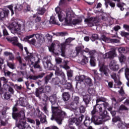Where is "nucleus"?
Instances as JSON below:
<instances>
[{
  "mask_svg": "<svg viewBox=\"0 0 129 129\" xmlns=\"http://www.w3.org/2000/svg\"><path fill=\"white\" fill-rule=\"evenodd\" d=\"M17 59L19 62L21 70H24V69H26V68H27V63L22 61V57H21V56H17Z\"/></svg>",
  "mask_w": 129,
  "mask_h": 129,
  "instance_id": "obj_22",
  "label": "nucleus"
},
{
  "mask_svg": "<svg viewBox=\"0 0 129 129\" xmlns=\"http://www.w3.org/2000/svg\"><path fill=\"white\" fill-rule=\"evenodd\" d=\"M13 117L16 121H19V123L16 125V126L19 129H32L30 124L27 123V121L30 122V123H35L34 120L26 118L24 110H21L20 114H13Z\"/></svg>",
  "mask_w": 129,
  "mask_h": 129,
  "instance_id": "obj_1",
  "label": "nucleus"
},
{
  "mask_svg": "<svg viewBox=\"0 0 129 129\" xmlns=\"http://www.w3.org/2000/svg\"><path fill=\"white\" fill-rule=\"evenodd\" d=\"M114 57H116L115 49H113L103 55V58L105 59H113Z\"/></svg>",
  "mask_w": 129,
  "mask_h": 129,
  "instance_id": "obj_14",
  "label": "nucleus"
},
{
  "mask_svg": "<svg viewBox=\"0 0 129 129\" xmlns=\"http://www.w3.org/2000/svg\"><path fill=\"white\" fill-rule=\"evenodd\" d=\"M31 11V7L29 5H26L25 8L24 10V13H27V12H30Z\"/></svg>",
  "mask_w": 129,
  "mask_h": 129,
  "instance_id": "obj_56",
  "label": "nucleus"
},
{
  "mask_svg": "<svg viewBox=\"0 0 129 129\" xmlns=\"http://www.w3.org/2000/svg\"><path fill=\"white\" fill-rule=\"evenodd\" d=\"M75 79L76 81H80V82H83L84 81L85 83L89 86H92V80L89 77H86L85 75L77 76Z\"/></svg>",
  "mask_w": 129,
  "mask_h": 129,
  "instance_id": "obj_9",
  "label": "nucleus"
},
{
  "mask_svg": "<svg viewBox=\"0 0 129 129\" xmlns=\"http://www.w3.org/2000/svg\"><path fill=\"white\" fill-rule=\"evenodd\" d=\"M88 92L89 94H91V95L93 94H95V90H94L93 89H89Z\"/></svg>",
  "mask_w": 129,
  "mask_h": 129,
  "instance_id": "obj_62",
  "label": "nucleus"
},
{
  "mask_svg": "<svg viewBox=\"0 0 129 129\" xmlns=\"http://www.w3.org/2000/svg\"><path fill=\"white\" fill-rule=\"evenodd\" d=\"M99 71L101 73L100 74L101 77H102L103 74H104L105 76H108L109 70L103 63L99 64Z\"/></svg>",
  "mask_w": 129,
  "mask_h": 129,
  "instance_id": "obj_13",
  "label": "nucleus"
},
{
  "mask_svg": "<svg viewBox=\"0 0 129 129\" xmlns=\"http://www.w3.org/2000/svg\"><path fill=\"white\" fill-rule=\"evenodd\" d=\"M38 57H35L33 56V54L30 53L29 55H27L25 57L26 61H28L29 64L34 65V63L37 62V59Z\"/></svg>",
  "mask_w": 129,
  "mask_h": 129,
  "instance_id": "obj_15",
  "label": "nucleus"
},
{
  "mask_svg": "<svg viewBox=\"0 0 129 129\" xmlns=\"http://www.w3.org/2000/svg\"><path fill=\"white\" fill-rule=\"evenodd\" d=\"M4 97L5 99H6V100H8V99H10L11 97H12V95L10 94L9 93H5L4 94Z\"/></svg>",
  "mask_w": 129,
  "mask_h": 129,
  "instance_id": "obj_51",
  "label": "nucleus"
},
{
  "mask_svg": "<svg viewBox=\"0 0 129 129\" xmlns=\"http://www.w3.org/2000/svg\"><path fill=\"white\" fill-rule=\"evenodd\" d=\"M62 85H64V88L68 90H73V87L72 84L70 83H67V80H66L65 84H62Z\"/></svg>",
  "mask_w": 129,
  "mask_h": 129,
  "instance_id": "obj_27",
  "label": "nucleus"
},
{
  "mask_svg": "<svg viewBox=\"0 0 129 129\" xmlns=\"http://www.w3.org/2000/svg\"><path fill=\"white\" fill-rule=\"evenodd\" d=\"M6 39L8 42H11L13 45L16 44L18 43V37H7Z\"/></svg>",
  "mask_w": 129,
  "mask_h": 129,
  "instance_id": "obj_25",
  "label": "nucleus"
},
{
  "mask_svg": "<svg viewBox=\"0 0 129 129\" xmlns=\"http://www.w3.org/2000/svg\"><path fill=\"white\" fill-rule=\"evenodd\" d=\"M61 9L57 7L55 8V12L57 14V17L60 22L64 21L66 23H71L72 19L75 17L74 14L70 11L65 12V14L60 13Z\"/></svg>",
  "mask_w": 129,
  "mask_h": 129,
  "instance_id": "obj_5",
  "label": "nucleus"
},
{
  "mask_svg": "<svg viewBox=\"0 0 129 129\" xmlns=\"http://www.w3.org/2000/svg\"><path fill=\"white\" fill-rule=\"evenodd\" d=\"M45 129H59V128H58V127H57V126H50L49 127H47L46 128H45Z\"/></svg>",
  "mask_w": 129,
  "mask_h": 129,
  "instance_id": "obj_63",
  "label": "nucleus"
},
{
  "mask_svg": "<svg viewBox=\"0 0 129 129\" xmlns=\"http://www.w3.org/2000/svg\"><path fill=\"white\" fill-rule=\"evenodd\" d=\"M88 63V58L86 57H84L82 60L80 62L81 65H86Z\"/></svg>",
  "mask_w": 129,
  "mask_h": 129,
  "instance_id": "obj_43",
  "label": "nucleus"
},
{
  "mask_svg": "<svg viewBox=\"0 0 129 129\" xmlns=\"http://www.w3.org/2000/svg\"><path fill=\"white\" fill-rule=\"evenodd\" d=\"M13 113H12V117L13 118H14V116L13 114L14 113H16L17 114H20V112L19 113H16V112L18 111V108H17V107H16V106H14L13 108Z\"/></svg>",
  "mask_w": 129,
  "mask_h": 129,
  "instance_id": "obj_52",
  "label": "nucleus"
},
{
  "mask_svg": "<svg viewBox=\"0 0 129 129\" xmlns=\"http://www.w3.org/2000/svg\"><path fill=\"white\" fill-rule=\"evenodd\" d=\"M78 106V104L74 103V102H72L70 105L71 108H72L73 110H76L77 109V107Z\"/></svg>",
  "mask_w": 129,
  "mask_h": 129,
  "instance_id": "obj_45",
  "label": "nucleus"
},
{
  "mask_svg": "<svg viewBox=\"0 0 129 129\" xmlns=\"http://www.w3.org/2000/svg\"><path fill=\"white\" fill-rule=\"evenodd\" d=\"M50 92H51V87L46 86L44 88L40 87L36 89L35 95L39 97V93H50Z\"/></svg>",
  "mask_w": 129,
  "mask_h": 129,
  "instance_id": "obj_12",
  "label": "nucleus"
},
{
  "mask_svg": "<svg viewBox=\"0 0 129 129\" xmlns=\"http://www.w3.org/2000/svg\"><path fill=\"white\" fill-rule=\"evenodd\" d=\"M51 60H52L51 56H46L43 58L44 68L47 70H50V69H52L53 68V64L51 63Z\"/></svg>",
  "mask_w": 129,
  "mask_h": 129,
  "instance_id": "obj_11",
  "label": "nucleus"
},
{
  "mask_svg": "<svg viewBox=\"0 0 129 129\" xmlns=\"http://www.w3.org/2000/svg\"><path fill=\"white\" fill-rule=\"evenodd\" d=\"M68 122L69 124L73 125V123H75V124L76 125V122H77V118L75 117L71 118L69 119Z\"/></svg>",
  "mask_w": 129,
  "mask_h": 129,
  "instance_id": "obj_37",
  "label": "nucleus"
},
{
  "mask_svg": "<svg viewBox=\"0 0 129 129\" xmlns=\"http://www.w3.org/2000/svg\"><path fill=\"white\" fill-rule=\"evenodd\" d=\"M118 51L119 53H123V54H126V53H128V52H129V48L123 47H119L118 49Z\"/></svg>",
  "mask_w": 129,
  "mask_h": 129,
  "instance_id": "obj_29",
  "label": "nucleus"
},
{
  "mask_svg": "<svg viewBox=\"0 0 129 129\" xmlns=\"http://www.w3.org/2000/svg\"><path fill=\"white\" fill-rule=\"evenodd\" d=\"M11 79H12V80L16 81V80H17V74H11Z\"/></svg>",
  "mask_w": 129,
  "mask_h": 129,
  "instance_id": "obj_61",
  "label": "nucleus"
},
{
  "mask_svg": "<svg viewBox=\"0 0 129 129\" xmlns=\"http://www.w3.org/2000/svg\"><path fill=\"white\" fill-rule=\"evenodd\" d=\"M74 40H75V38H72L71 37L67 39L64 43L60 44L61 47L59 46V41H54L52 43L50 46L48 47L49 50L50 52L56 53L57 54H60L62 57H65L66 46L67 45H70V43Z\"/></svg>",
  "mask_w": 129,
  "mask_h": 129,
  "instance_id": "obj_2",
  "label": "nucleus"
},
{
  "mask_svg": "<svg viewBox=\"0 0 129 129\" xmlns=\"http://www.w3.org/2000/svg\"><path fill=\"white\" fill-rule=\"evenodd\" d=\"M77 51V55H81V46H77L76 48Z\"/></svg>",
  "mask_w": 129,
  "mask_h": 129,
  "instance_id": "obj_54",
  "label": "nucleus"
},
{
  "mask_svg": "<svg viewBox=\"0 0 129 129\" xmlns=\"http://www.w3.org/2000/svg\"><path fill=\"white\" fill-rule=\"evenodd\" d=\"M45 75V74L42 73L41 74L38 75V76H32L29 77L30 79H32V80H37L39 78H43Z\"/></svg>",
  "mask_w": 129,
  "mask_h": 129,
  "instance_id": "obj_31",
  "label": "nucleus"
},
{
  "mask_svg": "<svg viewBox=\"0 0 129 129\" xmlns=\"http://www.w3.org/2000/svg\"><path fill=\"white\" fill-rule=\"evenodd\" d=\"M118 59L120 63H122L125 61V56L122 54H119Z\"/></svg>",
  "mask_w": 129,
  "mask_h": 129,
  "instance_id": "obj_42",
  "label": "nucleus"
},
{
  "mask_svg": "<svg viewBox=\"0 0 129 129\" xmlns=\"http://www.w3.org/2000/svg\"><path fill=\"white\" fill-rule=\"evenodd\" d=\"M7 66H8V67H9V68H10L11 69H15L16 67H15V64L9 61H7Z\"/></svg>",
  "mask_w": 129,
  "mask_h": 129,
  "instance_id": "obj_47",
  "label": "nucleus"
},
{
  "mask_svg": "<svg viewBox=\"0 0 129 129\" xmlns=\"http://www.w3.org/2000/svg\"><path fill=\"white\" fill-rule=\"evenodd\" d=\"M8 80L9 79H6L5 77L0 78V86H2V84H3V86L7 85Z\"/></svg>",
  "mask_w": 129,
  "mask_h": 129,
  "instance_id": "obj_34",
  "label": "nucleus"
},
{
  "mask_svg": "<svg viewBox=\"0 0 129 129\" xmlns=\"http://www.w3.org/2000/svg\"><path fill=\"white\" fill-rule=\"evenodd\" d=\"M124 6H125V4L122 3H119L117 4V7H118V8H119L120 11H123V10H124V8H123V7Z\"/></svg>",
  "mask_w": 129,
  "mask_h": 129,
  "instance_id": "obj_48",
  "label": "nucleus"
},
{
  "mask_svg": "<svg viewBox=\"0 0 129 129\" xmlns=\"http://www.w3.org/2000/svg\"><path fill=\"white\" fill-rule=\"evenodd\" d=\"M109 67L111 70H112V71H117V70L119 69V66L115 60H111Z\"/></svg>",
  "mask_w": 129,
  "mask_h": 129,
  "instance_id": "obj_17",
  "label": "nucleus"
},
{
  "mask_svg": "<svg viewBox=\"0 0 129 129\" xmlns=\"http://www.w3.org/2000/svg\"><path fill=\"white\" fill-rule=\"evenodd\" d=\"M118 92L120 95H121L123 98H122L121 99H119L118 100V102H121V101H122V100H123L124 98H125V97H124L125 96V93H124V91L123 90V88H122V87H121L120 90L118 91Z\"/></svg>",
  "mask_w": 129,
  "mask_h": 129,
  "instance_id": "obj_24",
  "label": "nucleus"
},
{
  "mask_svg": "<svg viewBox=\"0 0 129 129\" xmlns=\"http://www.w3.org/2000/svg\"><path fill=\"white\" fill-rule=\"evenodd\" d=\"M39 93V96H37V97H38L40 100H42V101H47L49 99V97H48L45 94H43V96H40V94H42V93Z\"/></svg>",
  "mask_w": 129,
  "mask_h": 129,
  "instance_id": "obj_32",
  "label": "nucleus"
},
{
  "mask_svg": "<svg viewBox=\"0 0 129 129\" xmlns=\"http://www.w3.org/2000/svg\"><path fill=\"white\" fill-rule=\"evenodd\" d=\"M85 107L83 105H81L80 107V112L81 113H84L85 112Z\"/></svg>",
  "mask_w": 129,
  "mask_h": 129,
  "instance_id": "obj_58",
  "label": "nucleus"
},
{
  "mask_svg": "<svg viewBox=\"0 0 129 129\" xmlns=\"http://www.w3.org/2000/svg\"><path fill=\"white\" fill-rule=\"evenodd\" d=\"M73 102H74L75 103H76L77 104H79V97L78 96H76L75 97L74 99V101Z\"/></svg>",
  "mask_w": 129,
  "mask_h": 129,
  "instance_id": "obj_57",
  "label": "nucleus"
},
{
  "mask_svg": "<svg viewBox=\"0 0 129 129\" xmlns=\"http://www.w3.org/2000/svg\"><path fill=\"white\" fill-rule=\"evenodd\" d=\"M111 78H112V79H113L114 82L116 83L118 86L119 85H121V83L119 81V78L116 76V74L115 73H112L111 74Z\"/></svg>",
  "mask_w": 129,
  "mask_h": 129,
  "instance_id": "obj_21",
  "label": "nucleus"
},
{
  "mask_svg": "<svg viewBox=\"0 0 129 129\" xmlns=\"http://www.w3.org/2000/svg\"><path fill=\"white\" fill-rule=\"evenodd\" d=\"M52 109V117L50 118L51 120H53L54 118H55V120L58 124H62V120L64 117H66V113L62 110L59 109L57 107L51 106Z\"/></svg>",
  "mask_w": 129,
  "mask_h": 129,
  "instance_id": "obj_4",
  "label": "nucleus"
},
{
  "mask_svg": "<svg viewBox=\"0 0 129 129\" xmlns=\"http://www.w3.org/2000/svg\"><path fill=\"white\" fill-rule=\"evenodd\" d=\"M106 101V99L103 97H98L97 98L96 102V104L93 107V109L92 110V113L94 112V110L99 112L100 114H102L101 111H102V104H98L99 102H105Z\"/></svg>",
  "mask_w": 129,
  "mask_h": 129,
  "instance_id": "obj_8",
  "label": "nucleus"
},
{
  "mask_svg": "<svg viewBox=\"0 0 129 129\" xmlns=\"http://www.w3.org/2000/svg\"><path fill=\"white\" fill-rule=\"evenodd\" d=\"M66 24H73V25H78V24H80V23H81V20L77 19H74L72 21V18L71 20V23H67L66 22Z\"/></svg>",
  "mask_w": 129,
  "mask_h": 129,
  "instance_id": "obj_38",
  "label": "nucleus"
},
{
  "mask_svg": "<svg viewBox=\"0 0 129 129\" xmlns=\"http://www.w3.org/2000/svg\"><path fill=\"white\" fill-rule=\"evenodd\" d=\"M49 23L51 24H55L56 25H58V23H57V21H56V19L54 16H51L50 17Z\"/></svg>",
  "mask_w": 129,
  "mask_h": 129,
  "instance_id": "obj_46",
  "label": "nucleus"
},
{
  "mask_svg": "<svg viewBox=\"0 0 129 129\" xmlns=\"http://www.w3.org/2000/svg\"><path fill=\"white\" fill-rule=\"evenodd\" d=\"M102 114L97 111L96 110H94L93 113L91 111L92 119L94 121L95 124L99 125L102 124L103 121H106L110 119V117L107 115V111L104 110L102 112L101 111Z\"/></svg>",
  "mask_w": 129,
  "mask_h": 129,
  "instance_id": "obj_3",
  "label": "nucleus"
},
{
  "mask_svg": "<svg viewBox=\"0 0 129 129\" xmlns=\"http://www.w3.org/2000/svg\"><path fill=\"white\" fill-rule=\"evenodd\" d=\"M49 100L51 103V104L53 105L56 103V100H57V97L56 96L53 95L51 96L49 98Z\"/></svg>",
  "mask_w": 129,
  "mask_h": 129,
  "instance_id": "obj_39",
  "label": "nucleus"
},
{
  "mask_svg": "<svg viewBox=\"0 0 129 129\" xmlns=\"http://www.w3.org/2000/svg\"><path fill=\"white\" fill-rule=\"evenodd\" d=\"M34 37H35L36 39L37 40V41H39V42H41L44 39V35L39 33L33 34L32 35L27 36H26V39L29 40V39L34 38Z\"/></svg>",
  "mask_w": 129,
  "mask_h": 129,
  "instance_id": "obj_18",
  "label": "nucleus"
},
{
  "mask_svg": "<svg viewBox=\"0 0 129 129\" xmlns=\"http://www.w3.org/2000/svg\"><path fill=\"white\" fill-rule=\"evenodd\" d=\"M37 60L33 64L34 68H37L39 70V71H42L43 69H42V67L40 66V64L39 63H40V58L38 57H37Z\"/></svg>",
  "mask_w": 129,
  "mask_h": 129,
  "instance_id": "obj_26",
  "label": "nucleus"
},
{
  "mask_svg": "<svg viewBox=\"0 0 129 129\" xmlns=\"http://www.w3.org/2000/svg\"><path fill=\"white\" fill-rule=\"evenodd\" d=\"M37 14L40 16H43L46 12V9L44 7H39L37 9Z\"/></svg>",
  "mask_w": 129,
  "mask_h": 129,
  "instance_id": "obj_30",
  "label": "nucleus"
},
{
  "mask_svg": "<svg viewBox=\"0 0 129 129\" xmlns=\"http://www.w3.org/2000/svg\"><path fill=\"white\" fill-rule=\"evenodd\" d=\"M89 55H90V58L91 57H94L95 58V55H97V53L95 50H91L89 52Z\"/></svg>",
  "mask_w": 129,
  "mask_h": 129,
  "instance_id": "obj_49",
  "label": "nucleus"
},
{
  "mask_svg": "<svg viewBox=\"0 0 129 129\" xmlns=\"http://www.w3.org/2000/svg\"><path fill=\"white\" fill-rule=\"evenodd\" d=\"M85 23H87L89 27H93L97 25V20L95 18H90V19H85Z\"/></svg>",
  "mask_w": 129,
  "mask_h": 129,
  "instance_id": "obj_16",
  "label": "nucleus"
},
{
  "mask_svg": "<svg viewBox=\"0 0 129 129\" xmlns=\"http://www.w3.org/2000/svg\"><path fill=\"white\" fill-rule=\"evenodd\" d=\"M68 129H76V127L71 124H68Z\"/></svg>",
  "mask_w": 129,
  "mask_h": 129,
  "instance_id": "obj_64",
  "label": "nucleus"
},
{
  "mask_svg": "<svg viewBox=\"0 0 129 129\" xmlns=\"http://www.w3.org/2000/svg\"><path fill=\"white\" fill-rule=\"evenodd\" d=\"M120 35L122 37H127V36H129V33L125 32L124 31H120Z\"/></svg>",
  "mask_w": 129,
  "mask_h": 129,
  "instance_id": "obj_53",
  "label": "nucleus"
},
{
  "mask_svg": "<svg viewBox=\"0 0 129 129\" xmlns=\"http://www.w3.org/2000/svg\"><path fill=\"white\" fill-rule=\"evenodd\" d=\"M91 40L92 41V42H94L95 40H100V41H104V42H105V43H118L119 42V40L117 39H109L105 35H102L101 36V38L99 39V37H98V35L96 34H94L92 35V37H91Z\"/></svg>",
  "mask_w": 129,
  "mask_h": 129,
  "instance_id": "obj_7",
  "label": "nucleus"
},
{
  "mask_svg": "<svg viewBox=\"0 0 129 129\" xmlns=\"http://www.w3.org/2000/svg\"><path fill=\"white\" fill-rule=\"evenodd\" d=\"M17 103L21 106H29V103L28 102V101L24 98H20L19 100L17 102Z\"/></svg>",
  "mask_w": 129,
  "mask_h": 129,
  "instance_id": "obj_20",
  "label": "nucleus"
},
{
  "mask_svg": "<svg viewBox=\"0 0 129 129\" xmlns=\"http://www.w3.org/2000/svg\"><path fill=\"white\" fill-rule=\"evenodd\" d=\"M21 24L19 23L17 21H14L12 24L11 27L12 29L11 30L12 33H17L19 31H21V27H22V24L23 25V29H25V22H21Z\"/></svg>",
  "mask_w": 129,
  "mask_h": 129,
  "instance_id": "obj_10",
  "label": "nucleus"
},
{
  "mask_svg": "<svg viewBox=\"0 0 129 129\" xmlns=\"http://www.w3.org/2000/svg\"><path fill=\"white\" fill-rule=\"evenodd\" d=\"M15 11L16 12H21L23 10V6L22 5L17 4L14 7Z\"/></svg>",
  "mask_w": 129,
  "mask_h": 129,
  "instance_id": "obj_40",
  "label": "nucleus"
},
{
  "mask_svg": "<svg viewBox=\"0 0 129 129\" xmlns=\"http://www.w3.org/2000/svg\"><path fill=\"white\" fill-rule=\"evenodd\" d=\"M55 78H52V83L54 85H63L66 83V76L62 71L57 70L55 71Z\"/></svg>",
  "mask_w": 129,
  "mask_h": 129,
  "instance_id": "obj_6",
  "label": "nucleus"
},
{
  "mask_svg": "<svg viewBox=\"0 0 129 129\" xmlns=\"http://www.w3.org/2000/svg\"><path fill=\"white\" fill-rule=\"evenodd\" d=\"M10 11L7 9H4L2 11L0 12V21H2L6 17H8Z\"/></svg>",
  "mask_w": 129,
  "mask_h": 129,
  "instance_id": "obj_19",
  "label": "nucleus"
},
{
  "mask_svg": "<svg viewBox=\"0 0 129 129\" xmlns=\"http://www.w3.org/2000/svg\"><path fill=\"white\" fill-rule=\"evenodd\" d=\"M92 122V121L91 120V119H90V118L88 116H86L84 122V125L87 127L89 126Z\"/></svg>",
  "mask_w": 129,
  "mask_h": 129,
  "instance_id": "obj_28",
  "label": "nucleus"
},
{
  "mask_svg": "<svg viewBox=\"0 0 129 129\" xmlns=\"http://www.w3.org/2000/svg\"><path fill=\"white\" fill-rule=\"evenodd\" d=\"M53 73H50L49 75H47L45 77V84H48V82H49V80L51 79L52 76H53Z\"/></svg>",
  "mask_w": 129,
  "mask_h": 129,
  "instance_id": "obj_41",
  "label": "nucleus"
},
{
  "mask_svg": "<svg viewBox=\"0 0 129 129\" xmlns=\"http://www.w3.org/2000/svg\"><path fill=\"white\" fill-rule=\"evenodd\" d=\"M121 119L118 116L112 118V121H113V122H117V121H121Z\"/></svg>",
  "mask_w": 129,
  "mask_h": 129,
  "instance_id": "obj_55",
  "label": "nucleus"
},
{
  "mask_svg": "<svg viewBox=\"0 0 129 129\" xmlns=\"http://www.w3.org/2000/svg\"><path fill=\"white\" fill-rule=\"evenodd\" d=\"M62 98L64 101H68L70 98V94L69 92H63L62 93Z\"/></svg>",
  "mask_w": 129,
  "mask_h": 129,
  "instance_id": "obj_33",
  "label": "nucleus"
},
{
  "mask_svg": "<svg viewBox=\"0 0 129 129\" xmlns=\"http://www.w3.org/2000/svg\"><path fill=\"white\" fill-rule=\"evenodd\" d=\"M64 66H60L61 68H63V69H66V70H68L69 68V66H67V64L68 63V61H64Z\"/></svg>",
  "mask_w": 129,
  "mask_h": 129,
  "instance_id": "obj_50",
  "label": "nucleus"
},
{
  "mask_svg": "<svg viewBox=\"0 0 129 129\" xmlns=\"http://www.w3.org/2000/svg\"><path fill=\"white\" fill-rule=\"evenodd\" d=\"M5 63V59L2 57H0V70L2 69V67L4 65Z\"/></svg>",
  "mask_w": 129,
  "mask_h": 129,
  "instance_id": "obj_60",
  "label": "nucleus"
},
{
  "mask_svg": "<svg viewBox=\"0 0 129 129\" xmlns=\"http://www.w3.org/2000/svg\"><path fill=\"white\" fill-rule=\"evenodd\" d=\"M55 61L56 64H60V63H62V58L60 57H55Z\"/></svg>",
  "mask_w": 129,
  "mask_h": 129,
  "instance_id": "obj_59",
  "label": "nucleus"
},
{
  "mask_svg": "<svg viewBox=\"0 0 129 129\" xmlns=\"http://www.w3.org/2000/svg\"><path fill=\"white\" fill-rule=\"evenodd\" d=\"M83 101L85 102V104L87 105L90 102V96L87 94L83 96Z\"/></svg>",
  "mask_w": 129,
  "mask_h": 129,
  "instance_id": "obj_35",
  "label": "nucleus"
},
{
  "mask_svg": "<svg viewBox=\"0 0 129 129\" xmlns=\"http://www.w3.org/2000/svg\"><path fill=\"white\" fill-rule=\"evenodd\" d=\"M90 65L92 67H95V66H96V60L95 59V57H90Z\"/></svg>",
  "mask_w": 129,
  "mask_h": 129,
  "instance_id": "obj_36",
  "label": "nucleus"
},
{
  "mask_svg": "<svg viewBox=\"0 0 129 129\" xmlns=\"http://www.w3.org/2000/svg\"><path fill=\"white\" fill-rule=\"evenodd\" d=\"M84 118V115H82L81 116H80L78 118H77V122H76V125H79L80 123H81V121H82V120Z\"/></svg>",
  "mask_w": 129,
  "mask_h": 129,
  "instance_id": "obj_44",
  "label": "nucleus"
},
{
  "mask_svg": "<svg viewBox=\"0 0 129 129\" xmlns=\"http://www.w3.org/2000/svg\"><path fill=\"white\" fill-rule=\"evenodd\" d=\"M123 70L125 71V77H126L127 80H128V81L129 82V68H127L126 67L122 68L119 71V72H122L123 71ZM127 85L129 87V83H127Z\"/></svg>",
  "mask_w": 129,
  "mask_h": 129,
  "instance_id": "obj_23",
  "label": "nucleus"
}]
</instances>
